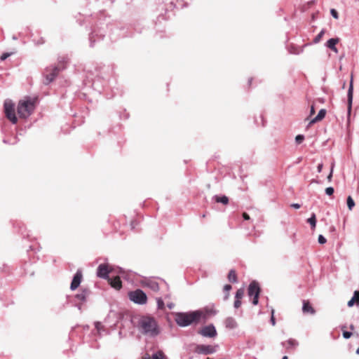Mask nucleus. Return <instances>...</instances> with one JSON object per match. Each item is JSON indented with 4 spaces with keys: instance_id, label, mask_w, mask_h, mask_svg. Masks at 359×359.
Here are the masks:
<instances>
[{
    "instance_id": "53",
    "label": "nucleus",
    "mask_w": 359,
    "mask_h": 359,
    "mask_svg": "<svg viewBox=\"0 0 359 359\" xmlns=\"http://www.w3.org/2000/svg\"><path fill=\"white\" fill-rule=\"evenodd\" d=\"M77 307H78V309H79V310H81V304H78V305H77Z\"/></svg>"
},
{
    "instance_id": "44",
    "label": "nucleus",
    "mask_w": 359,
    "mask_h": 359,
    "mask_svg": "<svg viewBox=\"0 0 359 359\" xmlns=\"http://www.w3.org/2000/svg\"><path fill=\"white\" fill-rule=\"evenodd\" d=\"M333 168H334V163L332 164V166H331V171L330 172V174L328 175L327 176V180L329 182L331 181L332 180V172H333Z\"/></svg>"
},
{
    "instance_id": "40",
    "label": "nucleus",
    "mask_w": 359,
    "mask_h": 359,
    "mask_svg": "<svg viewBox=\"0 0 359 359\" xmlns=\"http://www.w3.org/2000/svg\"><path fill=\"white\" fill-rule=\"evenodd\" d=\"M241 305V299H236L234 301L233 306L235 309H238Z\"/></svg>"
},
{
    "instance_id": "7",
    "label": "nucleus",
    "mask_w": 359,
    "mask_h": 359,
    "mask_svg": "<svg viewBox=\"0 0 359 359\" xmlns=\"http://www.w3.org/2000/svg\"><path fill=\"white\" fill-rule=\"evenodd\" d=\"M180 6H182V3L175 4L174 3V0H172L169 3V5H168V7H166L165 8H164L162 6V8L161 9L162 11L165 10V13L164 14L163 13H160L158 15V16L157 17L158 22H161L163 20H166L168 18H170V15H171V13L172 11V9L174 8H178Z\"/></svg>"
},
{
    "instance_id": "34",
    "label": "nucleus",
    "mask_w": 359,
    "mask_h": 359,
    "mask_svg": "<svg viewBox=\"0 0 359 359\" xmlns=\"http://www.w3.org/2000/svg\"><path fill=\"white\" fill-rule=\"evenodd\" d=\"M352 298L355 299V303L358 305L359 304V290H356L354 292Z\"/></svg>"
},
{
    "instance_id": "10",
    "label": "nucleus",
    "mask_w": 359,
    "mask_h": 359,
    "mask_svg": "<svg viewBox=\"0 0 359 359\" xmlns=\"http://www.w3.org/2000/svg\"><path fill=\"white\" fill-rule=\"evenodd\" d=\"M198 334L203 337L213 338L217 336V330L212 324L203 327L198 331Z\"/></svg>"
},
{
    "instance_id": "35",
    "label": "nucleus",
    "mask_w": 359,
    "mask_h": 359,
    "mask_svg": "<svg viewBox=\"0 0 359 359\" xmlns=\"http://www.w3.org/2000/svg\"><path fill=\"white\" fill-rule=\"evenodd\" d=\"M334 190V188L332 187H327L325 189V194L328 196H331L333 194Z\"/></svg>"
},
{
    "instance_id": "27",
    "label": "nucleus",
    "mask_w": 359,
    "mask_h": 359,
    "mask_svg": "<svg viewBox=\"0 0 359 359\" xmlns=\"http://www.w3.org/2000/svg\"><path fill=\"white\" fill-rule=\"evenodd\" d=\"M157 308L159 310H163L165 308V304L161 297L156 298Z\"/></svg>"
},
{
    "instance_id": "49",
    "label": "nucleus",
    "mask_w": 359,
    "mask_h": 359,
    "mask_svg": "<svg viewBox=\"0 0 359 359\" xmlns=\"http://www.w3.org/2000/svg\"><path fill=\"white\" fill-rule=\"evenodd\" d=\"M45 42L44 39L41 38L40 40H39L37 42H36V44L40 45L43 44Z\"/></svg>"
},
{
    "instance_id": "20",
    "label": "nucleus",
    "mask_w": 359,
    "mask_h": 359,
    "mask_svg": "<svg viewBox=\"0 0 359 359\" xmlns=\"http://www.w3.org/2000/svg\"><path fill=\"white\" fill-rule=\"evenodd\" d=\"M325 114H326V110L324 109H320L318 111L317 116L315 118H313L312 120H311L309 124L310 125L313 124L318 121H321L323 118H324V117L325 116Z\"/></svg>"
},
{
    "instance_id": "5",
    "label": "nucleus",
    "mask_w": 359,
    "mask_h": 359,
    "mask_svg": "<svg viewBox=\"0 0 359 359\" xmlns=\"http://www.w3.org/2000/svg\"><path fill=\"white\" fill-rule=\"evenodd\" d=\"M4 113L6 118L12 123H16L18 118L15 112V104L11 100H6L4 103Z\"/></svg>"
},
{
    "instance_id": "23",
    "label": "nucleus",
    "mask_w": 359,
    "mask_h": 359,
    "mask_svg": "<svg viewBox=\"0 0 359 359\" xmlns=\"http://www.w3.org/2000/svg\"><path fill=\"white\" fill-rule=\"evenodd\" d=\"M68 60L69 59L67 56H60L57 59L58 65L57 66L62 67V69H65L64 64L67 63L68 62Z\"/></svg>"
},
{
    "instance_id": "8",
    "label": "nucleus",
    "mask_w": 359,
    "mask_h": 359,
    "mask_svg": "<svg viewBox=\"0 0 359 359\" xmlns=\"http://www.w3.org/2000/svg\"><path fill=\"white\" fill-rule=\"evenodd\" d=\"M260 293V287L256 281L250 283L248 289V294L249 297H253L252 304L257 305L259 302V295Z\"/></svg>"
},
{
    "instance_id": "14",
    "label": "nucleus",
    "mask_w": 359,
    "mask_h": 359,
    "mask_svg": "<svg viewBox=\"0 0 359 359\" xmlns=\"http://www.w3.org/2000/svg\"><path fill=\"white\" fill-rule=\"evenodd\" d=\"M90 293L91 292L88 288H83L80 293L75 295V298L81 302H86Z\"/></svg>"
},
{
    "instance_id": "50",
    "label": "nucleus",
    "mask_w": 359,
    "mask_h": 359,
    "mask_svg": "<svg viewBox=\"0 0 359 359\" xmlns=\"http://www.w3.org/2000/svg\"><path fill=\"white\" fill-rule=\"evenodd\" d=\"M229 293L225 292L224 299L226 300L229 298Z\"/></svg>"
},
{
    "instance_id": "54",
    "label": "nucleus",
    "mask_w": 359,
    "mask_h": 359,
    "mask_svg": "<svg viewBox=\"0 0 359 359\" xmlns=\"http://www.w3.org/2000/svg\"><path fill=\"white\" fill-rule=\"evenodd\" d=\"M282 359H288V357L287 355H284Z\"/></svg>"
},
{
    "instance_id": "28",
    "label": "nucleus",
    "mask_w": 359,
    "mask_h": 359,
    "mask_svg": "<svg viewBox=\"0 0 359 359\" xmlns=\"http://www.w3.org/2000/svg\"><path fill=\"white\" fill-rule=\"evenodd\" d=\"M346 203L348 209L351 210L355 206V202L351 196H348Z\"/></svg>"
},
{
    "instance_id": "38",
    "label": "nucleus",
    "mask_w": 359,
    "mask_h": 359,
    "mask_svg": "<svg viewBox=\"0 0 359 359\" xmlns=\"http://www.w3.org/2000/svg\"><path fill=\"white\" fill-rule=\"evenodd\" d=\"M318 241L320 244H325L327 242V240L323 235H319Z\"/></svg>"
},
{
    "instance_id": "36",
    "label": "nucleus",
    "mask_w": 359,
    "mask_h": 359,
    "mask_svg": "<svg viewBox=\"0 0 359 359\" xmlns=\"http://www.w3.org/2000/svg\"><path fill=\"white\" fill-rule=\"evenodd\" d=\"M274 309H271V319H270V321H271V323L273 326H274L276 325V320H275V318H274Z\"/></svg>"
},
{
    "instance_id": "22",
    "label": "nucleus",
    "mask_w": 359,
    "mask_h": 359,
    "mask_svg": "<svg viewBox=\"0 0 359 359\" xmlns=\"http://www.w3.org/2000/svg\"><path fill=\"white\" fill-rule=\"evenodd\" d=\"M214 198L217 203H221L224 205H226L229 203V198L226 196H215Z\"/></svg>"
},
{
    "instance_id": "3",
    "label": "nucleus",
    "mask_w": 359,
    "mask_h": 359,
    "mask_svg": "<svg viewBox=\"0 0 359 359\" xmlns=\"http://www.w3.org/2000/svg\"><path fill=\"white\" fill-rule=\"evenodd\" d=\"M34 108V101L30 98H27L19 102L17 111L20 118H26L32 114Z\"/></svg>"
},
{
    "instance_id": "55",
    "label": "nucleus",
    "mask_w": 359,
    "mask_h": 359,
    "mask_svg": "<svg viewBox=\"0 0 359 359\" xmlns=\"http://www.w3.org/2000/svg\"><path fill=\"white\" fill-rule=\"evenodd\" d=\"M350 329H351V330H353V329H354V327H353V325H351L350 326Z\"/></svg>"
},
{
    "instance_id": "31",
    "label": "nucleus",
    "mask_w": 359,
    "mask_h": 359,
    "mask_svg": "<svg viewBox=\"0 0 359 359\" xmlns=\"http://www.w3.org/2000/svg\"><path fill=\"white\" fill-rule=\"evenodd\" d=\"M152 359H163V353L162 351H158L152 355Z\"/></svg>"
},
{
    "instance_id": "46",
    "label": "nucleus",
    "mask_w": 359,
    "mask_h": 359,
    "mask_svg": "<svg viewBox=\"0 0 359 359\" xmlns=\"http://www.w3.org/2000/svg\"><path fill=\"white\" fill-rule=\"evenodd\" d=\"M291 207L295 209H299L301 207V205L299 203H292L291 204Z\"/></svg>"
},
{
    "instance_id": "25",
    "label": "nucleus",
    "mask_w": 359,
    "mask_h": 359,
    "mask_svg": "<svg viewBox=\"0 0 359 359\" xmlns=\"http://www.w3.org/2000/svg\"><path fill=\"white\" fill-rule=\"evenodd\" d=\"M147 286L153 291H158L159 290V285L154 280H150L147 283Z\"/></svg>"
},
{
    "instance_id": "17",
    "label": "nucleus",
    "mask_w": 359,
    "mask_h": 359,
    "mask_svg": "<svg viewBox=\"0 0 359 359\" xmlns=\"http://www.w3.org/2000/svg\"><path fill=\"white\" fill-rule=\"evenodd\" d=\"M224 325L226 328L233 330L238 327L237 322L233 317H228L224 321Z\"/></svg>"
},
{
    "instance_id": "56",
    "label": "nucleus",
    "mask_w": 359,
    "mask_h": 359,
    "mask_svg": "<svg viewBox=\"0 0 359 359\" xmlns=\"http://www.w3.org/2000/svg\"><path fill=\"white\" fill-rule=\"evenodd\" d=\"M356 353L359 355V347L358 348V349L356 350Z\"/></svg>"
},
{
    "instance_id": "41",
    "label": "nucleus",
    "mask_w": 359,
    "mask_h": 359,
    "mask_svg": "<svg viewBox=\"0 0 359 359\" xmlns=\"http://www.w3.org/2000/svg\"><path fill=\"white\" fill-rule=\"evenodd\" d=\"M351 336H352V332H348V331H344L343 332V337L345 339H349Z\"/></svg>"
},
{
    "instance_id": "37",
    "label": "nucleus",
    "mask_w": 359,
    "mask_h": 359,
    "mask_svg": "<svg viewBox=\"0 0 359 359\" xmlns=\"http://www.w3.org/2000/svg\"><path fill=\"white\" fill-rule=\"evenodd\" d=\"M13 54V53H4L1 55V57H0V60L1 61H4L6 59H7L9 56H11V55Z\"/></svg>"
},
{
    "instance_id": "57",
    "label": "nucleus",
    "mask_w": 359,
    "mask_h": 359,
    "mask_svg": "<svg viewBox=\"0 0 359 359\" xmlns=\"http://www.w3.org/2000/svg\"><path fill=\"white\" fill-rule=\"evenodd\" d=\"M252 82V79H250L249 81H248V83L250 84Z\"/></svg>"
},
{
    "instance_id": "1",
    "label": "nucleus",
    "mask_w": 359,
    "mask_h": 359,
    "mask_svg": "<svg viewBox=\"0 0 359 359\" xmlns=\"http://www.w3.org/2000/svg\"><path fill=\"white\" fill-rule=\"evenodd\" d=\"M215 313L212 309H205L204 311L197 310L191 312H180L175 316L176 323L180 327H187L191 324L198 323L203 318Z\"/></svg>"
},
{
    "instance_id": "6",
    "label": "nucleus",
    "mask_w": 359,
    "mask_h": 359,
    "mask_svg": "<svg viewBox=\"0 0 359 359\" xmlns=\"http://www.w3.org/2000/svg\"><path fill=\"white\" fill-rule=\"evenodd\" d=\"M129 299L135 304L143 305L147 303V294L140 289L129 292Z\"/></svg>"
},
{
    "instance_id": "51",
    "label": "nucleus",
    "mask_w": 359,
    "mask_h": 359,
    "mask_svg": "<svg viewBox=\"0 0 359 359\" xmlns=\"http://www.w3.org/2000/svg\"><path fill=\"white\" fill-rule=\"evenodd\" d=\"M315 112V110H314V107L313 106H311V114H313Z\"/></svg>"
},
{
    "instance_id": "45",
    "label": "nucleus",
    "mask_w": 359,
    "mask_h": 359,
    "mask_svg": "<svg viewBox=\"0 0 359 359\" xmlns=\"http://www.w3.org/2000/svg\"><path fill=\"white\" fill-rule=\"evenodd\" d=\"M243 219L245 220H249L250 219V216L246 212H243Z\"/></svg>"
},
{
    "instance_id": "12",
    "label": "nucleus",
    "mask_w": 359,
    "mask_h": 359,
    "mask_svg": "<svg viewBox=\"0 0 359 359\" xmlns=\"http://www.w3.org/2000/svg\"><path fill=\"white\" fill-rule=\"evenodd\" d=\"M82 279V273L81 271H77L76 273L74 274L72 281L70 285V289L71 290H75L79 287V286L81 284Z\"/></svg>"
},
{
    "instance_id": "47",
    "label": "nucleus",
    "mask_w": 359,
    "mask_h": 359,
    "mask_svg": "<svg viewBox=\"0 0 359 359\" xmlns=\"http://www.w3.org/2000/svg\"><path fill=\"white\" fill-rule=\"evenodd\" d=\"M322 169H323V164L322 163L318 164V165L317 167L318 172H320L322 171Z\"/></svg>"
},
{
    "instance_id": "42",
    "label": "nucleus",
    "mask_w": 359,
    "mask_h": 359,
    "mask_svg": "<svg viewBox=\"0 0 359 359\" xmlns=\"http://www.w3.org/2000/svg\"><path fill=\"white\" fill-rule=\"evenodd\" d=\"M232 287L231 285L226 284L224 286V292L229 293V291L231 290Z\"/></svg>"
},
{
    "instance_id": "32",
    "label": "nucleus",
    "mask_w": 359,
    "mask_h": 359,
    "mask_svg": "<svg viewBox=\"0 0 359 359\" xmlns=\"http://www.w3.org/2000/svg\"><path fill=\"white\" fill-rule=\"evenodd\" d=\"M95 327L97 330V332L100 334L101 331L103 330V326L101 323L100 322H95Z\"/></svg>"
},
{
    "instance_id": "4",
    "label": "nucleus",
    "mask_w": 359,
    "mask_h": 359,
    "mask_svg": "<svg viewBox=\"0 0 359 359\" xmlns=\"http://www.w3.org/2000/svg\"><path fill=\"white\" fill-rule=\"evenodd\" d=\"M62 70V67H57L56 65H51L47 67L43 73L45 80L43 83L45 85H48L51 82H53L55 79L58 75L59 72Z\"/></svg>"
},
{
    "instance_id": "30",
    "label": "nucleus",
    "mask_w": 359,
    "mask_h": 359,
    "mask_svg": "<svg viewBox=\"0 0 359 359\" xmlns=\"http://www.w3.org/2000/svg\"><path fill=\"white\" fill-rule=\"evenodd\" d=\"M243 295H244V290L242 288L238 289L236 292L235 299H241L242 297H243Z\"/></svg>"
},
{
    "instance_id": "19",
    "label": "nucleus",
    "mask_w": 359,
    "mask_h": 359,
    "mask_svg": "<svg viewBox=\"0 0 359 359\" xmlns=\"http://www.w3.org/2000/svg\"><path fill=\"white\" fill-rule=\"evenodd\" d=\"M104 35L95 33V32H92L89 36L90 46L93 47L95 45V42L97 40H101L103 38Z\"/></svg>"
},
{
    "instance_id": "33",
    "label": "nucleus",
    "mask_w": 359,
    "mask_h": 359,
    "mask_svg": "<svg viewBox=\"0 0 359 359\" xmlns=\"http://www.w3.org/2000/svg\"><path fill=\"white\" fill-rule=\"evenodd\" d=\"M304 140V136L303 135H297L295 137V142L297 144H301Z\"/></svg>"
},
{
    "instance_id": "2",
    "label": "nucleus",
    "mask_w": 359,
    "mask_h": 359,
    "mask_svg": "<svg viewBox=\"0 0 359 359\" xmlns=\"http://www.w3.org/2000/svg\"><path fill=\"white\" fill-rule=\"evenodd\" d=\"M138 328L143 334L151 337H155L160 333L156 321L150 316L141 317L138 322Z\"/></svg>"
},
{
    "instance_id": "11",
    "label": "nucleus",
    "mask_w": 359,
    "mask_h": 359,
    "mask_svg": "<svg viewBox=\"0 0 359 359\" xmlns=\"http://www.w3.org/2000/svg\"><path fill=\"white\" fill-rule=\"evenodd\" d=\"M110 271L108 269V266L104 264H101L98 266L97 269V276L99 278H103V279H109V273Z\"/></svg>"
},
{
    "instance_id": "13",
    "label": "nucleus",
    "mask_w": 359,
    "mask_h": 359,
    "mask_svg": "<svg viewBox=\"0 0 359 359\" xmlns=\"http://www.w3.org/2000/svg\"><path fill=\"white\" fill-rule=\"evenodd\" d=\"M353 77L351 76L350 84L348 89L347 97H348V111L350 113L353 102Z\"/></svg>"
},
{
    "instance_id": "16",
    "label": "nucleus",
    "mask_w": 359,
    "mask_h": 359,
    "mask_svg": "<svg viewBox=\"0 0 359 359\" xmlns=\"http://www.w3.org/2000/svg\"><path fill=\"white\" fill-rule=\"evenodd\" d=\"M338 42H339L338 38L330 39L326 43V46L328 48H330V50H332V51H334L335 53H337L338 49L337 48L336 45Z\"/></svg>"
},
{
    "instance_id": "29",
    "label": "nucleus",
    "mask_w": 359,
    "mask_h": 359,
    "mask_svg": "<svg viewBox=\"0 0 359 359\" xmlns=\"http://www.w3.org/2000/svg\"><path fill=\"white\" fill-rule=\"evenodd\" d=\"M325 34V30L324 29H322L318 34V35H316L315 36V38L313 39V43H318V42H320L321 38L323 37V36Z\"/></svg>"
},
{
    "instance_id": "39",
    "label": "nucleus",
    "mask_w": 359,
    "mask_h": 359,
    "mask_svg": "<svg viewBox=\"0 0 359 359\" xmlns=\"http://www.w3.org/2000/svg\"><path fill=\"white\" fill-rule=\"evenodd\" d=\"M330 13H331L332 16L334 18H335V19H338V18H339V15H338L337 11L335 9H334V8L331 9V11H330Z\"/></svg>"
},
{
    "instance_id": "24",
    "label": "nucleus",
    "mask_w": 359,
    "mask_h": 359,
    "mask_svg": "<svg viewBox=\"0 0 359 359\" xmlns=\"http://www.w3.org/2000/svg\"><path fill=\"white\" fill-rule=\"evenodd\" d=\"M228 279L230 282L233 283L237 282V276L236 271L233 269L229 271L228 274Z\"/></svg>"
},
{
    "instance_id": "43",
    "label": "nucleus",
    "mask_w": 359,
    "mask_h": 359,
    "mask_svg": "<svg viewBox=\"0 0 359 359\" xmlns=\"http://www.w3.org/2000/svg\"><path fill=\"white\" fill-rule=\"evenodd\" d=\"M355 303V299L354 298H351L348 302V307H352Z\"/></svg>"
},
{
    "instance_id": "58",
    "label": "nucleus",
    "mask_w": 359,
    "mask_h": 359,
    "mask_svg": "<svg viewBox=\"0 0 359 359\" xmlns=\"http://www.w3.org/2000/svg\"><path fill=\"white\" fill-rule=\"evenodd\" d=\"M169 297H170V296H169V295H166V296H165V298H169Z\"/></svg>"
},
{
    "instance_id": "52",
    "label": "nucleus",
    "mask_w": 359,
    "mask_h": 359,
    "mask_svg": "<svg viewBox=\"0 0 359 359\" xmlns=\"http://www.w3.org/2000/svg\"><path fill=\"white\" fill-rule=\"evenodd\" d=\"M12 39H13V40H17V39H18V37H17L15 35H13V36H12Z\"/></svg>"
},
{
    "instance_id": "15",
    "label": "nucleus",
    "mask_w": 359,
    "mask_h": 359,
    "mask_svg": "<svg viewBox=\"0 0 359 359\" xmlns=\"http://www.w3.org/2000/svg\"><path fill=\"white\" fill-rule=\"evenodd\" d=\"M298 344V341L294 339H290L287 341L281 343L282 346L287 351L294 349Z\"/></svg>"
},
{
    "instance_id": "26",
    "label": "nucleus",
    "mask_w": 359,
    "mask_h": 359,
    "mask_svg": "<svg viewBox=\"0 0 359 359\" xmlns=\"http://www.w3.org/2000/svg\"><path fill=\"white\" fill-rule=\"evenodd\" d=\"M307 222L311 225V229H315L316 226V217L314 213H312L311 217L307 219Z\"/></svg>"
},
{
    "instance_id": "21",
    "label": "nucleus",
    "mask_w": 359,
    "mask_h": 359,
    "mask_svg": "<svg viewBox=\"0 0 359 359\" xmlns=\"http://www.w3.org/2000/svg\"><path fill=\"white\" fill-rule=\"evenodd\" d=\"M302 311L305 313H309L311 314H314L315 313V310L310 305V304L308 302H306V301H304L303 302Z\"/></svg>"
},
{
    "instance_id": "18",
    "label": "nucleus",
    "mask_w": 359,
    "mask_h": 359,
    "mask_svg": "<svg viewBox=\"0 0 359 359\" xmlns=\"http://www.w3.org/2000/svg\"><path fill=\"white\" fill-rule=\"evenodd\" d=\"M109 281L111 286L116 290H119L122 287V283L119 277L116 276L113 278H109L107 279Z\"/></svg>"
},
{
    "instance_id": "48",
    "label": "nucleus",
    "mask_w": 359,
    "mask_h": 359,
    "mask_svg": "<svg viewBox=\"0 0 359 359\" xmlns=\"http://www.w3.org/2000/svg\"><path fill=\"white\" fill-rule=\"evenodd\" d=\"M167 306L169 308V309H172L174 308L175 304L173 303H172V302L168 303L167 304Z\"/></svg>"
},
{
    "instance_id": "9",
    "label": "nucleus",
    "mask_w": 359,
    "mask_h": 359,
    "mask_svg": "<svg viewBox=\"0 0 359 359\" xmlns=\"http://www.w3.org/2000/svg\"><path fill=\"white\" fill-rule=\"evenodd\" d=\"M217 346L199 344L196 348V352L198 354L209 355L217 351Z\"/></svg>"
}]
</instances>
